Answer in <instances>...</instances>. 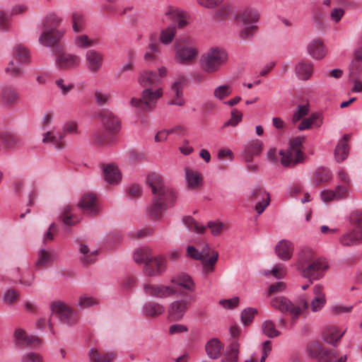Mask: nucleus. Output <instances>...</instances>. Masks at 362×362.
<instances>
[{"label":"nucleus","mask_w":362,"mask_h":362,"mask_svg":"<svg viewBox=\"0 0 362 362\" xmlns=\"http://www.w3.org/2000/svg\"><path fill=\"white\" fill-rule=\"evenodd\" d=\"M270 305L282 314L290 316L291 325L295 324L299 316L309 309L308 300L305 295L300 296L294 303L284 296H274L270 300Z\"/></svg>","instance_id":"obj_1"},{"label":"nucleus","mask_w":362,"mask_h":362,"mask_svg":"<svg viewBox=\"0 0 362 362\" xmlns=\"http://www.w3.org/2000/svg\"><path fill=\"white\" fill-rule=\"evenodd\" d=\"M98 115L105 132L95 133L94 141L100 145L111 143L112 136L120 129L119 120L111 111L105 109L102 110Z\"/></svg>","instance_id":"obj_2"},{"label":"nucleus","mask_w":362,"mask_h":362,"mask_svg":"<svg viewBox=\"0 0 362 362\" xmlns=\"http://www.w3.org/2000/svg\"><path fill=\"white\" fill-rule=\"evenodd\" d=\"M175 62L182 65H189L197 58L199 49L190 37L180 38L174 44Z\"/></svg>","instance_id":"obj_3"},{"label":"nucleus","mask_w":362,"mask_h":362,"mask_svg":"<svg viewBox=\"0 0 362 362\" xmlns=\"http://www.w3.org/2000/svg\"><path fill=\"white\" fill-rule=\"evenodd\" d=\"M78 133V124L74 121H69L64 123L60 129L53 127L43 134L42 142L52 144L58 150L64 148L66 146L65 137L68 134Z\"/></svg>","instance_id":"obj_4"},{"label":"nucleus","mask_w":362,"mask_h":362,"mask_svg":"<svg viewBox=\"0 0 362 362\" xmlns=\"http://www.w3.org/2000/svg\"><path fill=\"white\" fill-rule=\"evenodd\" d=\"M134 259L136 263H144L143 272L146 279H158V259L149 247H141L135 250Z\"/></svg>","instance_id":"obj_5"},{"label":"nucleus","mask_w":362,"mask_h":362,"mask_svg":"<svg viewBox=\"0 0 362 362\" xmlns=\"http://www.w3.org/2000/svg\"><path fill=\"white\" fill-rule=\"evenodd\" d=\"M227 60L228 54L225 50L212 47L201 56L199 64L206 73L213 74L218 71Z\"/></svg>","instance_id":"obj_6"},{"label":"nucleus","mask_w":362,"mask_h":362,"mask_svg":"<svg viewBox=\"0 0 362 362\" xmlns=\"http://www.w3.org/2000/svg\"><path fill=\"white\" fill-rule=\"evenodd\" d=\"M305 141L304 137L298 136L292 139L286 151L281 150V163L284 167H294L297 164L302 163L305 156L302 151V145Z\"/></svg>","instance_id":"obj_7"},{"label":"nucleus","mask_w":362,"mask_h":362,"mask_svg":"<svg viewBox=\"0 0 362 362\" xmlns=\"http://www.w3.org/2000/svg\"><path fill=\"white\" fill-rule=\"evenodd\" d=\"M50 309L52 313L59 316L60 321L63 323L74 325L78 321V313L63 301H53L50 304Z\"/></svg>","instance_id":"obj_8"},{"label":"nucleus","mask_w":362,"mask_h":362,"mask_svg":"<svg viewBox=\"0 0 362 362\" xmlns=\"http://www.w3.org/2000/svg\"><path fill=\"white\" fill-rule=\"evenodd\" d=\"M212 255L208 259H205V257H209L210 255L209 246L207 244L202 248V251L199 252L194 246H188L187 248V255L192 259L195 260H202L203 267L208 271H214V266L216 264L218 254L216 251H212Z\"/></svg>","instance_id":"obj_9"},{"label":"nucleus","mask_w":362,"mask_h":362,"mask_svg":"<svg viewBox=\"0 0 362 362\" xmlns=\"http://www.w3.org/2000/svg\"><path fill=\"white\" fill-rule=\"evenodd\" d=\"M158 100V88H145L141 93V98L133 97L130 105L141 110H147L154 107Z\"/></svg>","instance_id":"obj_10"},{"label":"nucleus","mask_w":362,"mask_h":362,"mask_svg":"<svg viewBox=\"0 0 362 362\" xmlns=\"http://www.w3.org/2000/svg\"><path fill=\"white\" fill-rule=\"evenodd\" d=\"M352 224L354 228L339 238V243L344 246H354L362 243V215L354 217Z\"/></svg>","instance_id":"obj_11"},{"label":"nucleus","mask_w":362,"mask_h":362,"mask_svg":"<svg viewBox=\"0 0 362 362\" xmlns=\"http://www.w3.org/2000/svg\"><path fill=\"white\" fill-rule=\"evenodd\" d=\"M193 301H195V297L189 296L187 299H178L171 302L167 310L168 321L181 320Z\"/></svg>","instance_id":"obj_12"},{"label":"nucleus","mask_w":362,"mask_h":362,"mask_svg":"<svg viewBox=\"0 0 362 362\" xmlns=\"http://www.w3.org/2000/svg\"><path fill=\"white\" fill-rule=\"evenodd\" d=\"M146 185L151 188L154 197L147 206L146 214L148 217L152 220L158 218V196L157 194L158 186V174L156 173H151L146 177Z\"/></svg>","instance_id":"obj_13"},{"label":"nucleus","mask_w":362,"mask_h":362,"mask_svg":"<svg viewBox=\"0 0 362 362\" xmlns=\"http://www.w3.org/2000/svg\"><path fill=\"white\" fill-rule=\"evenodd\" d=\"M188 80L185 76H177L170 86L171 99L168 102V105L182 107L185 105L183 89L187 84Z\"/></svg>","instance_id":"obj_14"},{"label":"nucleus","mask_w":362,"mask_h":362,"mask_svg":"<svg viewBox=\"0 0 362 362\" xmlns=\"http://www.w3.org/2000/svg\"><path fill=\"white\" fill-rule=\"evenodd\" d=\"M81 58L76 54L66 52H57L55 57V66L62 71H69L78 68Z\"/></svg>","instance_id":"obj_15"},{"label":"nucleus","mask_w":362,"mask_h":362,"mask_svg":"<svg viewBox=\"0 0 362 362\" xmlns=\"http://www.w3.org/2000/svg\"><path fill=\"white\" fill-rule=\"evenodd\" d=\"M328 267L327 263L323 259L313 260L308 265H303L300 271V274L305 278L317 279L322 276V272Z\"/></svg>","instance_id":"obj_16"},{"label":"nucleus","mask_w":362,"mask_h":362,"mask_svg":"<svg viewBox=\"0 0 362 362\" xmlns=\"http://www.w3.org/2000/svg\"><path fill=\"white\" fill-rule=\"evenodd\" d=\"M177 200V194L170 187L160 180V213L172 208Z\"/></svg>","instance_id":"obj_17"},{"label":"nucleus","mask_w":362,"mask_h":362,"mask_svg":"<svg viewBox=\"0 0 362 362\" xmlns=\"http://www.w3.org/2000/svg\"><path fill=\"white\" fill-rule=\"evenodd\" d=\"M78 206L85 214L90 216L99 214L100 209L96 196L90 192L84 194L78 203Z\"/></svg>","instance_id":"obj_18"},{"label":"nucleus","mask_w":362,"mask_h":362,"mask_svg":"<svg viewBox=\"0 0 362 362\" xmlns=\"http://www.w3.org/2000/svg\"><path fill=\"white\" fill-rule=\"evenodd\" d=\"M20 100V93L13 86L4 85L0 88V103L6 107H12Z\"/></svg>","instance_id":"obj_19"},{"label":"nucleus","mask_w":362,"mask_h":362,"mask_svg":"<svg viewBox=\"0 0 362 362\" xmlns=\"http://www.w3.org/2000/svg\"><path fill=\"white\" fill-rule=\"evenodd\" d=\"M170 281L180 287L182 293H193L196 289V284L192 278L187 273L181 272L172 276Z\"/></svg>","instance_id":"obj_20"},{"label":"nucleus","mask_w":362,"mask_h":362,"mask_svg":"<svg viewBox=\"0 0 362 362\" xmlns=\"http://www.w3.org/2000/svg\"><path fill=\"white\" fill-rule=\"evenodd\" d=\"M250 199L256 202L255 210L258 214H261L269 204L270 197L264 189L257 187L252 191Z\"/></svg>","instance_id":"obj_21"},{"label":"nucleus","mask_w":362,"mask_h":362,"mask_svg":"<svg viewBox=\"0 0 362 362\" xmlns=\"http://www.w3.org/2000/svg\"><path fill=\"white\" fill-rule=\"evenodd\" d=\"M85 57L87 68L91 73H98L101 69L104 60L101 52L95 49H88Z\"/></svg>","instance_id":"obj_22"},{"label":"nucleus","mask_w":362,"mask_h":362,"mask_svg":"<svg viewBox=\"0 0 362 362\" xmlns=\"http://www.w3.org/2000/svg\"><path fill=\"white\" fill-rule=\"evenodd\" d=\"M64 33V31H54L42 29V33L39 36L38 42L40 45L45 47H52L57 45L63 37Z\"/></svg>","instance_id":"obj_23"},{"label":"nucleus","mask_w":362,"mask_h":362,"mask_svg":"<svg viewBox=\"0 0 362 362\" xmlns=\"http://www.w3.org/2000/svg\"><path fill=\"white\" fill-rule=\"evenodd\" d=\"M138 83L145 88H158V74L151 70L142 71L139 74Z\"/></svg>","instance_id":"obj_24"},{"label":"nucleus","mask_w":362,"mask_h":362,"mask_svg":"<svg viewBox=\"0 0 362 362\" xmlns=\"http://www.w3.org/2000/svg\"><path fill=\"white\" fill-rule=\"evenodd\" d=\"M263 143L259 139H254L248 142L243 151V158L247 163H252L254 156L261 154Z\"/></svg>","instance_id":"obj_25"},{"label":"nucleus","mask_w":362,"mask_h":362,"mask_svg":"<svg viewBox=\"0 0 362 362\" xmlns=\"http://www.w3.org/2000/svg\"><path fill=\"white\" fill-rule=\"evenodd\" d=\"M15 339L20 346H35L41 343V339L37 337L28 336L22 329H17L14 333Z\"/></svg>","instance_id":"obj_26"},{"label":"nucleus","mask_w":362,"mask_h":362,"mask_svg":"<svg viewBox=\"0 0 362 362\" xmlns=\"http://www.w3.org/2000/svg\"><path fill=\"white\" fill-rule=\"evenodd\" d=\"M346 331V330L344 329L343 332H341L339 329L335 326L327 327L324 331L323 339L326 343L337 346Z\"/></svg>","instance_id":"obj_27"},{"label":"nucleus","mask_w":362,"mask_h":362,"mask_svg":"<svg viewBox=\"0 0 362 362\" xmlns=\"http://www.w3.org/2000/svg\"><path fill=\"white\" fill-rule=\"evenodd\" d=\"M293 252V243L287 240H280L275 247L276 255L284 261L290 259L292 257Z\"/></svg>","instance_id":"obj_28"},{"label":"nucleus","mask_w":362,"mask_h":362,"mask_svg":"<svg viewBox=\"0 0 362 362\" xmlns=\"http://www.w3.org/2000/svg\"><path fill=\"white\" fill-rule=\"evenodd\" d=\"M308 52L313 58L321 59L325 57L327 49L321 40L315 39L308 45Z\"/></svg>","instance_id":"obj_29"},{"label":"nucleus","mask_w":362,"mask_h":362,"mask_svg":"<svg viewBox=\"0 0 362 362\" xmlns=\"http://www.w3.org/2000/svg\"><path fill=\"white\" fill-rule=\"evenodd\" d=\"M158 54V40L156 35H152L150 42L144 55V59L146 64H152L156 61Z\"/></svg>","instance_id":"obj_30"},{"label":"nucleus","mask_w":362,"mask_h":362,"mask_svg":"<svg viewBox=\"0 0 362 362\" xmlns=\"http://www.w3.org/2000/svg\"><path fill=\"white\" fill-rule=\"evenodd\" d=\"M102 168L104 178L107 182L114 185L119 182L121 174L115 165L112 164H103Z\"/></svg>","instance_id":"obj_31"},{"label":"nucleus","mask_w":362,"mask_h":362,"mask_svg":"<svg viewBox=\"0 0 362 362\" xmlns=\"http://www.w3.org/2000/svg\"><path fill=\"white\" fill-rule=\"evenodd\" d=\"M350 137V134H344L337 144L334 149V157L337 162H341L348 157L349 147L347 142Z\"/></svg>","instance_id":"obj_32"},{"label":"nucleus","mask_w":362,"mask_h":362,"mask_svg":"<svg viewBox=\"0 0 362 362\" xmlns=\"http://www.w3.org/2000/svg\"><path fill=\"white\" fill-rule=\"evenodd\" d=\"M295 71L299 79L308 80L313 74V65L310 62L302 60L296 64Z\"/></svg>","instance_id":"obj_33"},{"label":"nucleus","mask_w":362,"mask_h":362,"mask_svg":"<svg viewBox=\"0 0 362 362\" xmlns=\"http://www.w3.org/2000/svg\"><path fill=\"white\" fill-rule=\"evenodd\" d=\"M185 181L188 188L191 189H197L202 186L203 177L199 173L189 169H186Z\"/></svg>","instance_id":"obj_34"},{"label":"nucleus","mask_w":362,"mask_h":362,"mask_svg":"<svg viewBox=\"0 0 362 362\" xmlns=\"http://www.w3.org/2000/svg\"><path fill=\"white\" fill-rule=\"evenodd\" d=\"M236 19L241 22L243 25L255 23L259 19L258 13L251 8L240 11L236 15Z\"/></svg>","instance_id":"obj_35"},{"label":"nucleus","mask_w":362,"mask_h":362,"mask_svg":"<svg viewBox=\"0 0 362 362\" xmlns=\"http://www.w3.org/2000/svg\"><path fill=\"white\" fill-rule=\"evenodd\" d=\"M117 356L113 351L102 354L98 349L92 348L88 351V358L91 362H112Z\"/></svg>","instance_id":"obj_36"},{"label":"nucleus","mask_w":362,"mask_h":362,"mask_svg":"<svg viewBox=\"0 0 362 362\" xmlns=\"http://www.w3.org/2000/svg\"><path fill=\"white\" fill-rule=\"evenodd\" d=\"M240 352V344L234 341H232L226 349L221 362H237Z\"/></svg>","instance_id":"obj_37"},{"label":"nucleus","mask_w":362,"mask_h":362,"mask_svg":"<svg viewBox=\"0 0 362 362\" xmlns=\"http://www.w3.org/2000/svg\"><path fill=\"white\" fill-rule=\"evenodd\" d=\"M62 21V18L55 13H49L42 20L41 28L54 31H63L62 30L57 29Z\"/></svg>","instance_id":"obj_38"},{"label":"nucleus","mask_w":362,"mask_h":362,"mask_svg":"<svg viewBox=\"0 0 362 362\" xmlns=\"http://www.w3.org/2000/svg\"><path fill=\"white\" fill-rule=\"evenodd\" d=\"M143 291L146 297L157 298L158 297V279H146L143 284Z\"/></svg>","instance_id":"obj_39"},{"label":"nucleus","mask_w":362,"mask_h":362,"mask_svg":"<svg viewBox=\"0 0 362 362\" xmlns=\"http://www.w3.org/2000/svg\"><path fill=\"white\" fill-rule=\"evenodd\" d=\"M177 34V27L175 25H169L160 31V42L168 45L175 40Z\"/></svg>","instance_id":"obj_40"},{"label":"nucleus","mask_w":362,"mask_h":362,"mask_svg":"<svg viewBox=\"0 0 362 362\" xmlns=\"http://www.w3.org/2000/svg\"><path fill=\"white\" fill-rule=\"evenodd\" d=\"M74 209L69 205L64 207L61 218L66 226H74L81 221V218L74 213Z\"/></svg>","instance_id":"obj_41"},{"label":"nucleus","mask_w":362,"mask_h":362,"mask_svg":"<svg viewBox=\"0 0 362 362\" xmlns=\"http://www.w3.org/2000/svg\"><path fill=\"white\" fill-rule=\"evenodd\" d=\"M54 257L52 252L42 249L38 252L35 267L38 269H45L54 262Z\"/></svg>","instance_id":"obj_42"},{"label":"nucleus","mask_w":362,"mask_h":362,"mask_svg":"<svg viewBox=\"0 0 362 362\" xmlns=\"http://www.w3.org/2000/svg\"><path fill=\"white\" fill-rule=\"evenodd\" d=\"M205 349L209 357L215 359L219 356L222 345L217 339H212L206 343Z\"/></svg>","instance_id":"obj_43"},{"label":"nucleus","mask_w":362,"mask_h":362,"mask_svg":"<svg viewBox=\"0 0 362 362\" xmlns=\"http://www.w3.org/2000/svg\"><path fill=\"white\" fill-rule=\"evenodd\" d=\"M362 74L361 52H356L355 58L351 62L349 68V78H358Z\"/></svg>","instance_id":"obj_44"},{"label":"nucleus","mask_w":362,"mask_h":362,"mask_svg":"<svg viewBox=\"0 0 362 362\" xmlns=\"http://www.w3.org/2000/svg\"><path fill=\"white\" fill-rule=\"evenodd\" d=\"M314 257V252L308 248H305L301 250L299 254V257L298 262L296 264V267L298 270L300 272L303 265H308L311 263L313 260Z\"/></svg>","instance_id":"obj_45"},{"label":"nucleus","mask_w":362,"mask_h":362,"mask_svg":"<svg viewBox=\"0 0 362 362\" xmlns=\"http://www.w3.org/2000/svg\"><path fill=\"white\" fill-rule=\"evenodd\" d=\"M0 141L2 143L3 148L6 149L14 147L19 142L18 137L8 132H0Z\"/></svg>","instance_id":"obj_46"},{"label":"nucleus","mask_w":362,"mask_h":362,"mask_svg":"<svg viewBox=\"0 0 362 362\" xmlns=\"http://www.w3.org/2000/svg\"><path fill=\"white\" fill-rule=\"evenodd\" d=\"M13 54L20 63L28 64L30 61L29 50L21 45H16L14 47Z\"/></svg>","instance_id":"obj_47"},{"label":"nucleus","mask_w":362,"mask_h":362,"mask_svg":"<svg viewBox=\"0 0 362 362\" xmlns=\"http://www.w3.org/2000/svg\"><path fill=\"white\" fill-rule=\"evenodd\" d=\"M233 92V88L231 85L225 83L217 86L213 93V95L215 98L218 100H223V99L228 97Z\"/></svg>","instance_id":"obj_48"},{"label":"nucleus","mask_w":362,"mask_h":362,"mask_svg":"<svg viewBox=\"0 0 362 362\" xmlns=\"http://www.w3.org/2000/svg\"><path fill=\"white\" fill-rule=\"evenodd\" d=\"M144 315L148 318H155L158 315V303L156 300L145 303L143 307Z\"/></svg>","instance_id":"obj_49"},{"label":"nucleus","mask_w":362,"mask_h":362,"mask_svg":"<svg viewBox=\"0 0 362 362\" xmlns=\"http://www.w3.org/2000/svg\"><path fill=\"white\" fill-rule=\"evenodd\" d=\"M182 223L189 230L199 234L203 233L206 230V227L199 226V224L189 216H185L182 218Z\"/></svg>","instance_id":"obj_50"},{"label":"nucleus","mask_w":362,"mask_h":362,"mask_svg":"<svg viewBox=\"0 0 362 362\" xmlns=\"http://www.w3.org/2000/svg\"><path fill=\"white\" fill-rule=\"evenodd\" d=\"M182 11L175 8L173 6H168L164 12V17L163 18V23H169L170 25H175L177 18L175 14H182Z\"/></svg>","instance_id":"obj_51"},{"label":"nucleus","mask_w":362,"mask_h":362,"mask_svg":"<svg viewBox=\"0 0 362 362\" xmlns=\"http://www.w3.org/2000/svg\"><path fill=\"white\" fill-rule=\"evenodd\" d=\"M332 175L329 170L325 169H318L313 175V182L317 185H320L330 180Z\"/></svg>","instance_id":"obj_52"},{"label":"nucleus","mask_w":362,"mask_h":362,"mask_svg":"<svg viewBox=\"0 0 362 362\" xmlns=\"http://www.w3.org/2000/svg\"><path fill=\"white\" fill-rule=\"evenodd\" d=\"M97 44V41L94 40L90 39L86 35H81L78 36L75 39V45L82 49H86L88 47H93Z\"/></svg>","instance_id":"obj_53"},{"label":"nucleus","mask_w":362,"mask_h":362,"mask_svg":"<svg viewBox=\"0 0 362 362\" xmlns=\"http://www.w3.org/2000/svg\"><path fill=\"white\" fill-rule=\"evenodd\" d=\"M262 328L263 332L269 337H275L279 335L280 332L276 329L274 323L272 320H266L262 322Z\"/></svg>","instance_id":"obj_54"},{"label":"nucleus","mask_w":362,"mask_h":362,"mask_svg":"<svg viewBox=\"0 0 362 362\" xmlns=\"http://www.w3.org/2000/svg\"><path fill=\"white\" fill-rule=\"evenodd\" d=\"M310 111L309 104L306 103L304 105H298L294 112L293 115L292 121L293 123L298 122L300 119H301L304 116L308 115Z\"/></svg>","instance_id":"obj_55"},{"label":"nucleus","mask_w":362,"mask_h":362,"mask_svg":"<svg viewBox=\"0 0 362 362\" xmlns=\"http://www.w3.org/2000/svg\"><path fill=\"white\" fill-rule=\"evenodd\" d=\"M71 19L73 23V30L78 33L83 30L84 20L81 13L75 11L71 15Z\"/></svg>","instance_id":"obj_56"},{"label":"nucleus","mask_w":362,"mask_h":362,"mask_svg":"<svg viewBox=\"0 0 362 362\" xmlns=\"http://www.w3.org/2000/svg\"><path fill=\"white\" fill-rule=\"evenodd\" d=\"M257 313V309L252 308H247L243 310L241 313V321L244 325L250 324Z\"/></svg>","instance_id":"obj_57"},{"label":"nucleus","mask_w":362,"mask_h":362,"mask_svg":"<svg viewBox=\"0 0 362 362\" xmlns=\"http://www.w3.org/2000/svg\"><path fill=\"white\" fill-rule=\"evenodd\" d=\"M243 118V114L240 111L237 109H233L231 111V116L228 121L223 124V127L231 126L235 127Z\"/></svg>","instance_id":"obj_58"},{"label":"nucleus","mask_w":362,"mask_h":362,"mask_svg":"<svg viewBox=\"0 0 362 362\" xmlns=\"http://www.w3.org/2000/svg\"><path fill=\"white\" fill-rule=\"evenodd\" d=\"M5 72L11 76L12 77H21L23 75V70L21 68L16 64L13 61H10L5 68Z\"/></svg>","instance_id":"obj_59"},{"label":"nucleus","mask_w":362,"mask_h":362,"mask_svg":"<svg viewBox=\"0 0 362 362\" xmlns=\"http://www.w3.org/2000/svg\"><path fill=\"white\" fill-rule=\"evenodd\" d=\"M337 356L335 351L323 349L318 358V362H334Z\"/></svg>","instance_id":"obj_60"},{"label":"nucleus","mask_w":362,"mask_h":362,"mask_svg":"<svg viewBox=\"0 0 362 362\" xmlns=\"http://www.w3.org/2000/svg\"><path fill=\"white\" fill-rule=\"evenodd\" d=\"M319 117L320 115L317 113H314L309 117L303 119L298 127V130L303 131L309 129L319 118Z\"/></svg>","instance_id":"obj_61"},{"label":"nucleus","mask_w":362,"mask_h":362,"mask_svg":"<svg viewBox=\"0 0 362 362\" xmlns=\"http://www.w3.org/2000/svg\"><path fill=\"white\" fill-rule=\"evenodd\" d=\"M323 349L322 346L318 342H313L309 344L307 351L312 358H319Z\"/></svg>","instance_id":"obj_62"},{"label":"nucleus","mask_w":362,"mask_h":362,"mask_svg":"<svg viewBox=\"0 0 362 362\" xmlns=\"http://www.w3.org/2000/svg\"><path fill=\"white\" fill-rule=\"evenodd\" d=\"M245 26V27L239 33V36L243 40H246L252 37L257 29V25L255 24H250Z\"/></svg>","instance_id":"obj_63"},{"label":"nucleus","mask_w":362,"mask_h":362,"mask_svg":"<svg viewBox=\"0 0 362 362\" xmlns=\"http://www.w3.org/2000/svg\"><path fill=\"white\" fill-rule=\"evenodd\" d=\"M98 303V300L93 297L82 296L79 298L78 305L81 308H87Z\"/></svg>","instance_id":"obj_64"}]
</instances>
